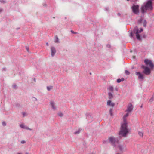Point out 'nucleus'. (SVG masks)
Listing matches in <instances>:
<instances>
[{
  "mask_svg": "<svg viewBox=\"0 0 154 154\" xmlns=\"http://www.w3.org/2000/svg\"><path fill=\"white\" fill-rule=\"evenodd\" d=\"M153 101V97H152L149 100V102L150 103H151Z\"/></svg>",
  "mask_w": 154,
  "mask_h": 154,
  "instance_id": "nucleus-25",
  "label": "nucleus"
},
{
  "mask_svg": "<svg viewBox=\"0 0 154 154\" xmlns=\"http://www.w3.org/2000/svg\"><path fill=\"white\" fill-rule=\"evenodd\" d=\"M138 134L139 135L142 137H143V132H141V131H139L138 132Z\"/></svg>",
  "mask_w": 154,
  "mask_h": 154,
  "instance_id": "nucleus-19",
  "label": "nucleus"
},
{
  "mask_svg": "<svg viewBox=\"0 0 154 154\" xmlns=\"http://www.w3.org/2000/svg\"><path fill=\"white\" fill-rule=\"evenodd\" d=\"M142 67L144 69V71H143V73L146 75H149L150 74L151 70L149 68L144 66H142Z\"/></svg>",
  "mask_w": 154,
  "mask_h": 154,
  "instance_id": "nucleus-8",
  "label": "nucleus"
},
{
  "mask_svg": "<svg viewBox=\"0 0 154 154\" xmlns=\"http://www.w3.org/2000/svg\"><path fill=\"white\" fill-rule=\"evenodd\" d=\"M141 107V108H142V106H141V107Z\"/></svg>",
  "mask_w": 154,
  "mask_h": 154,
  "instance_id": "nucleus-38",
  "label": "nucleus"
},
{
  "mask_svg": "<svg viewBox=\"0 0 154 154\" xmlns=\"http://www.w3.org/2000/svg\"><path fill=\"white\" fill-rule=\"evenodd\" d=\"M55 38H56V40L55 41V42L56 43H58L59 42L58 38L57 36H56Z\"/></svg>",
  "mask_w": 154,
  "mask_h": 154,
  "instance_id": "nucleus-21",
  "label": "nucleus"
},
{
  "mask_svg": "<svg viewBox=\"0 0 154 154\" xmlns=\"http://www.w3.org/2000/svg\"><path fill=\"white\" fill-rule=\"evenodd\" d=\"M116 154H121V153H117Z\"/></svg>",
  "mask_w": 154,
  "mask_h": 154,
  "instance_id": "nucleus-34",
  "label": "nucleus"
},
{
  "mask_svg": "<svg viewBox=\"0 0 154 154\" xmlns=\"http://www.w3.org/2000/svg\"><path fill=\"white\" fill-rule=\"evenodd\" d=\"M140 22H142L143 24V26L144 27H146V22L145 20H143L142 19H140Z\"/></svg>",
  "mask_w": 154,
  "mask_h": 154,
  "instance_id": "nucleus-14",
  "label": "nucleus"
},
{
  "mask_svg": "<svg viewBox=\"0 0 154 154\" xmlns=\"http://www.w3.org/2000/svg\"><path fill=\"white\" fill-rule=\"evenodd\" d=\"M130 36L132 37L133 36V34L132 33H131L130 35Z\"/></svg>",
  "mask_w": 154,
  "mask_h": 154,
  "instance_id": "nucleus-32",
  "label": "nucleus"
},
{
  "mask_svg": "<svg viewBox=\"0 0 154 154\" xmlns=\"http://www.w3.org/2000/svg\"><path fill=\"white\" fill-rule=\"evenodd\" d=\"M107 105L112 107H113L114 106L115 104L112 102L110 100H108L107 102Z\"/></svg>",
  "mask_w": 154,
  "mask_h": 154,
  "instance_id": "nucleus-13",
  "label": "nucleus"
},
{
  "mask_svg": "<svg viewBox=\"0 0 154 154\" xmlns=\"http://www.w3.org/2000/svg\"><path fill=\"white\" fill-rule=\"evenodd\" d=\"M109 112L110 114L111 115H113L112 113V109H110L109 110Z\"/></svg>",
  "mask_w": 154,
  "mask_h": 154,
  "instance_id": "nucleus-23",
  "label": "nucleus"
},
{
  "mask_svg": "<svg viewBox=\"0 0 154 154\" xmlns=\"http://www.w3.org/2000/svg\"><path fill=\"white\" fill-rule=\"evenodd\" d=\"M129 115L128 112L123 117L124 123L121 125L120 131L119 133V135L125 137L126 134L128 133V129L127 128V123L126 118Z\"/></svg>",
  "mask_w": 154,
  "mask_h": 154,
  "instance_id": "nucleus-1",
  "label": "nucleus"
},
{
  "mask_svg": "<svg viewBox=\"0 0 154 154\" xmlns=\"http://www.w3.org/2000/svg\"><path fill=\"white\" fill-rule=\"evenodd\" d=\"M133 109V107L132 104L131 103H130L128 105L127 110L126 111V112H129L131 111Z\"/></svg>",
  "mask_w": 154,
  "mask_h": 154,
  "instance_id": "nucleus-10",
  "label": "nucleus"
},
{
  "mask_svg": "<svg viewBox=\"0 0 154 154\" xmlns=\"http://www.w3.org/2000/svg\"><path fill=\"white\" fill-rule=\"evenodd\" d=\"M25 143V141H21V143Z\"/></svg>",
  "mask_w": 154,
  "mask_h": 154,
  "instance_id": "nucleus-31",
  "label": "nucleus"
},
{
  "mask_svg": "<svg viewBox=\"0 0 154 154\" xmlns=\"http://www.w3.org/2000/svg\"><path fill=\"white\" fill-rule=\"evenodd\" d=\"M13 88H17V86L15 85H13Z\"/></svg>",
  "mask_w": 154,
  "mask_h": 154,
  "instance_id": "nucleus-29",
  "label": "nucleus"
},
{
  "mask_svg": "<svg viewBox=\"0 0 154 154\" xmlns=\"http://www.w3.org/2000/svg\"><path fill=\"white\" fill-rule=\"evenodd\" d=\"M58 115L59 116H60V117H62L63 116V114L62 113H59L58 114Z\"/></svg>",
  "mask_w": 154,
  "mask_h": 154,
  "instance_id": "nucleus-26",
  "label": "nucleus"
},
{
  "mask_svg": "<svg viewBox=\"0 0 154 154\" xmlns=\"http://www.w3.org/2000/svg\"><path fill=\"white\" fill-rule=\"evenodd\" d=\"M23 115H25V113H23Z\"/></svg>",
  "mask_w": 154,
  "mask_h": 154,
  "instance_id": "nucleus-35",
  "label": "nucleus"
},
{
  "mask_svg": "<svg viewBox=\"0 0 154 154\" xmlns=\"http://www.w3.org/2000/svg\"><path fill=\"white\" fill-rule=\"evenodd\" d=\"M52 88H53V86H47V89L48 91L50 90Z\"/></svg>",
  "mask_w": 154,
  "mask_h": 154,
  "instance_id": "nucleus-20",
  "label": "nucleus"
},
{
  "mask_svg": "<svg viewBox=\"0 0 154 154\" xmlns=\"http://www.w3.org/2000/svg\"><path fill=\"white\" fill-rule=\"evenodd\" d=\"M25 154H29L28 153H26Z\"/></svg>",
  "mask_w": 154,
  "mask_h": 154,
  "instance_id": "nucleus-36",
  "label": "nucleus"
},
{
  "mask_svg": "<svg viewBox=\"0 0 154 154\" xmlns=\"http://www.w3.org/2000/svg\"><path fill=\"white\" fill-rule=\"evenodd\" d=\"M108 95L109 96V99H112V98L113 97V95L110 92H109L108 93Z\"/></svg>",
  "mask_w": 154,
  "mask_h": 154,
  "instance_id": "nucleus-17",
  "label": "nucleus"
},
{
  "mask_svg": "<svg viewBox=\"0 0 154 154\" xmlns=\"http://www.w3.org/2000/svg\"><path fill=\"white\" fill-rule=\"evenodd\" d=\"M51 55L53 57L55 55L56 51L55 48L54 47H51Z\"/></svg>",
  "mask_w": 154,
  "mask_h": 154,
  "instance_id": "nucleus-11",
  "label": "nucleus"
},
{
  "mask_svg": "<svg viewBox=\"0 0 154 154\" xmlns=\"http://www.w3.org/2000/svg\"><path fill=\"white\" fill-rule=\"evenodd\" d=\"M0 2H1L4 3L5 2V0H0Z\"/></svg>",
  "mask_w": 154,
  "mask_h": 154,
  "instance_id": "nucleus-28",
  "label": "nucleus"
},
{
  "mask_svg": "<svg viewBox=\"0 0 154 154\" xmlns=\"http://www.w3.org/2000/svg\"><path fill=\"white\" fill-rule=\"evenodd\" d=\"M50 104L52 107V109L54 110H56V107L55 103L53 101H51L50 102Z\"/></svg>",
  "mask_w": 154,
  "mask_h": 154,
  "instance_id": "nucleus-12",
  "label": "nucleus"
},
{
  "mask_svg": "<svg viewBox=\"0 0 154 154\" xmlns=\"http://www.w3.org/2000/svg\"><path fill=\"white\" fill-rule=\"evenodd\" d=\"M20 126L22 128H25V129H29V130H31V129L27 128V127H26V128H25L24 127V125L23 124H20Z\"/></svg>",
  "mask_w": 154,
  "mask_h": 154,
  "instance_id": "nucleus-15",
  "label": "nucleus"
},
{
  "mask_svg": "<svg viewBox=\"0 0 154 154\" xmlns=\"http://www.w3.org/2000/svg\"><path fill=\"white\" fill-rule=\"evenodd\" d=\"M71 32L72 33L76 34V33H77L76 32H74L73 31H72V30H71Z\"/></svg>",
  "mask_w": 154,
  "mask_h": 154,
  "instance_id": "nucleus-30",
  "label": "nucleus"
},
{
  "mask_svg": "<svg viewBox=\"0 0 154 154\" xmlns=\"http://www.w3.org/2000/svg\"><path fill=\"white\" fill-rule=\"evenodd\" d=\"M80 129H79V130H78V131L75 132H74V134H78L79 133H80Z\"/></svg>",
  "mask_w": 154,
  "mask_h": 154,
  "instance_id": "nucleus-24",
  "label": "nucleus"
},
{
  "mask_svg": "<svg viewBox=\"0 0 154 154\" xmlns=\"http://www.w3.org/2000/svg\"><path fill=\"white\" fill-rule=\"evenodd\" d=\"M144 62L146 65L149 66L150 69H152L154 67V65L152 61L149 59H145Z\"/></svg>",
  "mask_w": 154,
  "mask_h": 154,
  "instance_id": "nucleus-6",
  "label": "nucleus"
},
{
  "mask_svg": "<svg viewBox=\"0 0 154 154\" xmlns=\"http://www.w3.org/2000/svg\"><path fill=\"white\" fill-rule=\"evenodd\" d=\"M143 31L142 28H140L139 29L137 27H135L133 30L134 33L136 35V38L137 40H140L141 38L139 33H141Z\"/></svg>",
  "mask_w": 154,
  "mask_h": 154,
  "instance_id": "nucleus-3",
  "label": "nucleus"
},
{
  "mask_svg": "<svg viewBox=\"0 0 154 154\" xmlns=\"http://www.w3.org/2000/svg\"><path fill=\"white\" fill-rule=\"evenodd\" d=\"M17 154H22L20 153H18Z\"/></svg>",
  "mask_w": 154,
  "mask_h": 154,
  "instance_id": "nucleus-37",
  "label": "nucleus"
},
{
  "mask_svg": "<svg viewBox=\"0 0 154 154\" xmlns=\"http://www.w3.org/2000/svg\"><path fill=\"white\" fill-rule=\"evenodd\" d=\"M153 8L152 5V2L151 1H148L144 6L141 7V11L143 13L147 11H149L152 9Z\"/></svg>",
  "mask_w": 154,
  "mask_h": 154,
  "instance_id": "nucleus-2",
  "label": "nucleus"
},
{
  "mask_svg": "<svg viewBox=\"0 0 154 154\" xmlns=\"http://www.w3.org/2000/svg\"><path fill=\"white\" fill-rule=\"evenodd\" d=\"M2 124L4 126H5L6 125V123L4 122H2Z\"/></svg>",
  "mask_w": 154,
  "mask_h": 154,
  "instance_id": "nucleus-27",
  "label": "nucleus"
},
{
  "mask_svg": "<svg viewBox=\"0 0 154 154\" xmlns=\"http://www.w3.org/2000/svg\"><path fill=\"white\" fill-rule=\"evenodd\" d=\"M46 45L47 46H48V43H46Z\"/></svg>",
  "mask_w": 154,
  "mask_h": 154,
  "instance_id": "nucleus-33",
  "label": "nucleus"
},
{
  "mask_svg": "<svg viewBox=\"0 0 154 154\" xmlns=\"http://www.w3.org/2000/svg\"><path fill=\"white\" fill-rule=\"evenodd\" d=\"M116 146H117L119 149L122 152H124L126 150L125 145L124 144L120 143L119 142V144H117Z\"/></svg>",
  "mask_w": 154,
  "mask_h": 154,
  "instance_id": "nucleus-4",
  "label": "nucleus"
},
{
  "mask_svg": "<svg viewBox=\"0 0 154 154\" xmlns=\"http://www.w3.org/2000/svg\"><path fill=\"white\" fill-rule=\"evenodd\" d=\"M107 90L109 91H113V88L112 86H110L107 88Z\"/></svg>",
  "mask_w": 154,
  "mask_h": 154,
  "instance_id": "nucleus-18",
  "label": "nucleus"
},
{
  "mask_svg": "<svg viewBox=\"0 0 154 154\" xmlns=\"http://www.w3.org/2000/svg\"><path fill=\"white\" fill-rule=\"evenodd\" d=\"M109 142L113 145L116 146L117 144H119V141L117 139L114 138L113 137H111L109 138Z\"/></svg>",
  "mask_w": 154,
  "mask_h": 154,
  "instance_id": "nucleus-5",
  "label": "nucleus"
},
{
  "mask_svg": "<svg viewBox=\"0 0 154 154\" xmlns=\"http://www.w3.org/2000/svg\"><path fill=\"white\" fill-rule=\"evenodd\" d=\"M139 6L138 5H134L132 7L133 12L135 14H138L139 13Z\"/></svg>",
  "mask_w": 154,
  "mask_h": 154,
  "instance_id": "nucleus-7",
  "label": "nucleus"
},
{
  "mask_svg": "<svg viewBox=\"0 0 154 154\" xmlns=\"http://www.w3.org/2000/svg\"><path fill=\"white\" fill-rule=\"evenodd\" d=\"M125 73L126 75H130V72L128 70H125Z\"/></svg>",
  "mask_w": 154,
  "mask_h": 154,
  "instance_id": "nucleus-22",
  "label": "nucleus"
},
{
  "mask_svg": "<svg viewBox=\"0 0 154 154\" xmlns=\"http://www.w3.org/2000/svg\"><path fill=\"white\" fill-rule=\"evenodd\" d=\"M136 75H138V79L140 80H142L144 79L143 75L139 72H136Z\"/></svg>",
  "mask_w": 154,
  "mask_h": 154,
  "instance_id": "nucleus-9",
  "label": "nucleus"
},
{
  "mask_svg": "<svg viewBox=\"0 0 154 154\" xmlns=\"http://www.w3.org/2000/svg\"><path fill=\"white\" fill-rule=\"evenodd\" d=\"M124 80V79L123 78H122L121 79H117V81L118 83H120L121 81H123Z\"/></svg>",
  "mask_w": 154,
  "mask_h": 154,
  "instance_id": "nucleus-16",
  "label": "nucleus"
}]
</instances>
